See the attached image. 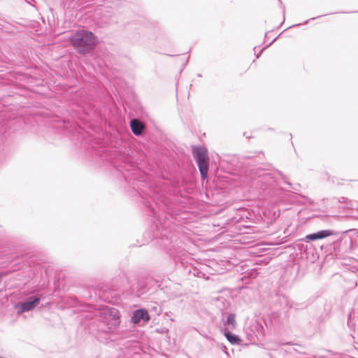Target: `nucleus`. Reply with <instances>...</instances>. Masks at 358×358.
I'll return each mask as SVG.
<instances>
[{
	"label": "nucleus",
	"mask_w": 358,
	"mask_h": 358,
	"mask_svg": "<svg viewBox=\"0 0 358 358\" xmlns=\"http://www.w3.org/2000/svg\"><path fill=\"white\" fill-rule=\"evenodd\" d=\"M120 311L115 308H102L99 315L98 332L106 336L114 334L120 325Z\"/></svg>",
	"instance_id": "nucleus-1"
},
{
	"label": "nucleus",
	"mask_w": 358,
	"mask_h": 358,
	"mask_svg": "<svg viewBox=\"0 0 358 358\" xmlns=\"http://www.w3.org/2000/svg\"><path fill=\"white\" fill-rule=\"evenodd\" d=\"M330 236H336L334 240V250L336 254L345 253L352 246V240L348 237H341L340 234L331 229L321 230L306 236L307 241H314Z\"/></svg>",
	"instance_id": "nucleus-2"
},
{
	"label": "nucleus",
	"mask_w": 358,
	"mask_h": 358,
	"mask_svg": "<svg viewBox=\"0 0 358 358\" xmlns=\"http://www.w3.org/2000/svg\"><path fill=\"white\" fill-rule=\"evenodd\" d=\"M330 236H336L334 240V250L336 254L345 253L352 246V240L348 237H341L340 234L331 229L321 230L306 236L307 241H314Z\"/></svg>",
	"instance_id": "nucleus-3"
},
{
	"label": "nucleus",
	"mask_w": 358,
	"mask_h": 358,
	"mask_svg": "<svg viewBox=\"0 0 358 358\" xmlns=\"http://www.w3.org/2000/svg\"><path fill=\"white\" fill-rule=\"evenodd\" d=\"M70 41L80 54L85 55L95 48L97 38L92 31L81 29L71 35Z\"/></svg>",
	"instance_id": "nucleus-4"
},
{
	"label": "nucleus",
	"mask_w": 358,
	"mask_h": 358,
	"mask_svg": "<svg viewBox=\"0 0 358 358\" xmlns=\"http://www.w3.org/2000/svg\"><path fill=\"white\" fill-rule=\"evenodd\" d=\"M266 323L262 317L251 320L245 328L248 340L251 343L261 341L265 336Z\"/></svg>",
	"instance_id": "nucleus-5"
},
{
	"label": "nucleus",
	"mask_w": 358,
	"mask_h": 358,
	"mask_svg": "<svg viewBox=\"0 0 358 358\" xmlns=\"http://www.w3.org/2000/svg\"><path fill=\"white\" fill-rule=\"evenodd\" d=\"M192 155L199 167L201 179H206L209 169V157L207 149L204 147L195 146L192 148Z\"/></svg>",
	"instance_id": "nucleus-6"
},
{
	"label": "nucleus",
	"mask_w": 358,
	"mask_h": 358,
	"mask_svg": "<svg viewBox=\"0 0 358 358\" xmlns=\"http://www.w3.org/2000/svg\"><path fill=\"white\" fill-rule=\"evenodd\" d=\"M252 178L254 185L262 189H266L269 186H273L275 182L273 173L264 170L257 171V178L253 176Z\"/></svg>",
	"instance_id": "nucleus-7"
},
{
	"label": "nucleus",
	"mask_w": 358,
	"mask_h": 358,
	"mask_svg": "<svg viewBox=\"0 0 358 358\" xmlns=\"http://www.w3.org/2000/svg\"><path fill=\"white\" fill-rule=\"evenodd\" d=\"M41 301V298L37 296H31L15 305L17 315H21L34 309Z\"/></svg>",
	"instance_id": "nucleus-8"
},
{
	"label": "nucleus",
	"mask_w": 358,
	"mask_h": 358,
	"mask_svg": "<svg viewBox=\"0 0 358 358\" xmlns=\"http://www.w3.org/2000/svg\"><path fill=\"white\" fill-rule=\"evenodd\" d=\"M150 320V315L147 310L144 309H138L133 312L131 316V321L134 324H138L141 321L144 323L148 322Z\"/></svg>",
	"instance_id": "nucleus-9"
},
{
	"label": "nucleus",
	"mask_w": 358,
	"mask_h": 358,
	"mask_svg": "<svg viewBox=\"0 0 358 358\" xmlns=\"http://www.w3.org/2000/svg\"><path fill=\"white\" fill-rule=\"evenodd\" d=\"M130 127L134 135L140 136L145 129V125L141 120L135 118L130 121Z\"/></svg>",
	"instance_id": "nucleus-10"
},
{
	"label": "nucleus",
	"mask_w": 358,
	"mask_h": 358,
	"mask_svg": "<svg viewBox=\"0 0 358 358\" xmlns=\"http://www.w3.org/2000/svg\"><path fill=\"white\" fill-rule=\"evenodd\" d=\"M224 327L222 331H227L228 329H233L236 325V315L234 313L229 314L227 320L224 322Z\"/></svg>",
	"instance_id": "nucleus-11"
},
{
	"label": "nucleus",
	"mask_w": 358,
	"mask_h": 358,
	"mask_svg": "<svg viewBox=\"0 0 358 358\" xmlns=\"http://www.w3.org/2000/svg\"><path fill=\"white\" fill-rule=\"evenodd\" d=\"M348 326L353 331L355 336L358 337V317H351V315H350Z\"/></svg>",
	"instance_id": "nucleus-12"
},
{
	"label": "nucleus",
	"mask_w": 358,
	"mask_h": 358,
	"mask_svg": "<svg viewBox=\"0 0 358 358\" xmlns=\"http://www.w3.org/2000/svg\"><path fill=\"white\" fill-rule=\"evenodd\" d=\"M224 334L228 341L231 344H238L241 341L239 337L237 335L231 334L229 331H223Z\"/></svg>",
	"instance_id": "nucleus-13"
},
{
	"label": "nucleus",
	"mask_w": 358,
	"mask_h": 358,
	"mask_svg": "<svg viewBox=\"0 0 358 358\" xmlns=\"http://www.w3.org/2000/svg\"><path fill=\"white\" fill-rule=\"evenodd\" d=\"M344 200V202L345 203V205L344 206V208L348 209H356L358 210V202L357 201H352L348 200V199L343 198Z\"/></svg>",
	"instance_id": "nucleus-14"
},
{
	"label": "nucleus",
	"mask_w": 358,
	"mask_h": 358,
	"mask_svg": "<svg viewBox=\"0 0 358 358\" xmlns=\"http://www.w3.org/2000/svg\"><path fill=\"white\" fill-rule=\"evenodd\" d=\"M280 302L282 305H285V307H287L289 308H293L294 303L288 297L282 296L280 297Z\"/></svg>",
	"instance_id": "nucleus-15"
},
{
	"label": "nucleus",
	"mask_w": 358,
	"mask_h": 358,
	"mask_svg": "<svg viewBox=\"0 0 358 358\" xmlns=\"http://www.w3.org/2000/svg\"><path fill=\"white\" fill-rule=\"evenodd\" d=\"M275 39H276V38H274V39H273V41H271L268 45H266L265 47H264V48L260 50L259 53V54H257V57L258 58V57H259V55H261V53L262 52V51H263L265 48H266L267 47H268L270 45H271V44H272V43L275 41Z\"/></svg>",
	"instance_id": "nucleus-16"
},
{
	"label": "nucleus",
	"mask_w": 358,
	"mask_h": 358,
	"mask_svg": "<svg viewBox=\"0 0 358 358\" xmlns=\"http://www.w3.org/2000/svg\"><path fill=\"white\" fill-rule=\"evenodd\" d=\"M285 183H287V185H291L290 182H287L286 180H285Z\"/></svg>",
	"instance_id": "nucleus-17"
}]
</instances>
